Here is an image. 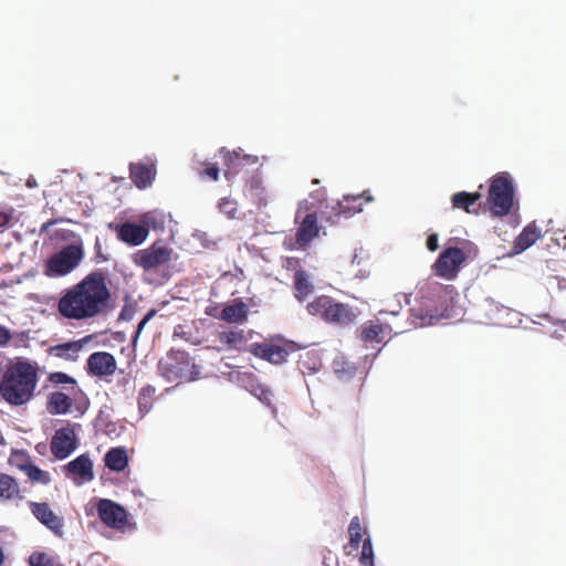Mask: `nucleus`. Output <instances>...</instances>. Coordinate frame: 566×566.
I'll return each instance as SVG.
<instances>
[{"instance_id":"f257e3e1","label":"nucleus","mask_w":566,"mask_h":566,"mask_svg":"<svg viewBox=\"0 0 566 566\" xmlns=\"http://www.w3.org/2000/svg\"><path fill=\"white\" fill-rule=\"evenodd\" d=\"M111 292L106 284V273L96 270L81 282L67 289L57 303L59 313L69 319L93 318L107 307Z\"/></svg>"},{"instance_id":"f03ea898","label":"nucleus","mask_w":566,"mask_h":566,"mask_svg":"<svg viewBox=\"0 0 566 566\" xmlns=\"http://www.w3.org/2000/svg\"><path fill=\"white\" fill-rule=\"evenodd\" d=\"M36 384V368L29 363L19 361L3 373L0 395L8 403L21 406L33 397Z\"/></svg>"},{"instance_id":"7ed1b4c3","label":"nucleus","mask_w":566,"mask_h":566,"mask_svg":"<svg viewBox=\"0 0 566 566\" xmlns=\"http://www.w3.org/2000/svg\"><path fill=\"white\" fill-rule=\"evenodd\" d=\"M306 308L311 315L318 316L324 322L338 326L354 324L357 318V314L352 306L337 302L327 295L315 297L307 304Z\"/></svg>"},{"instance_id":"20e7f679","label":"nucleus","mask_w":566,"mask_h":566,"mask_svg":"<svg viewBox=\"0 0 566 566\" xmlns=\"http://www.w3.org/2000/svg\"><path fill=\"white\" fill-rule=\"evenodd\" d=\"M514 187L507 174L495 175L490 182L486 203L494 217L507 216L513 207Z\"/></svg>"},{"instance_id":"39448f33","label":"nucleus","mask_w":566,"mask_h":566,"mask_svg":"<svg viewBox=\"0 0 566 566\" xmlns=\"http://www.w3.org/2000/svg\"><path fill=\"white\" fill-rule=\"evenodd\" d=\"M158 370L168 381H191L199 376V367L190 356H161Z\"/></svg>"},{"instance_id":"423d86ee","label":"nucleus","mask_w":566,"mask_h":566,"mask_svg":"<svg viewBox=\"0 0 566 566\" xmlns=\"http://www.w3.org/2000/svg\"><path fill=\"white\" fill-rule=\"evenodd\" d=\"M232 358H234V356L221 357L220 364L231 370L227 373L226 370H222L221 366H219V371L223 375H228L230 380L235 381L239 386L248 390L263 403L270 405L272 397L271 390L264 385L260 384L252 373L241 371L238 369L239 366L228 361Z\"/></svg>"},{"instance_id":"0eeeda50","label":"nucleus","mask_w":566,"mask_h":566,"mask_svg":"<svg viewBox=\"0 0 566 566\" xmlns=\"http://www.w3.org/2000/svg\"><path fill=\"white\" fill-rule=\"evenodd\" d=\"M83 256L82 245L69 244L46 261L44 274L49 277L66 275L80 264Z\"/></svg>"},{"instance_id":"6e6552de","label":"nucleus","mask_w":566,"mask_h":566,"mask_svg":"<svg viewBox=\"0 0 566 566\" xmlns=\"http://www.w3.org/2000/svg\"><path fill=\"white\" fill-rule=\"evenodd\" d=\"M465 251L458 247H447L439 254L431 266L436 276L451 281L454 280L467 262Z\"/></svg>"},{"instance_id":"1a4fd4ad","label":"nucleus","mask_w":566,"mask_h":566,"mask_svg":"<svg viewBox=\"0 0 566 566\" xmlns=\"http://www.w3.org/2000/svg\"><path fill=\"white\" fill-rule=\"evenodd\" d=\"M172 252V249L156 241L148 248L136 251L132 255V260L136 266L149 272L168 264L171 261Z\"/></svg>"},{"instance_id":"9d476101","label":"nucleus","mask_w":566,"mask_h":566,"mask_svg":"<svg viewBox=\"0 0 566 566\" xmlns=\"http://www.w3.org/2000/svg\"><path fill=\"white\" fill-rule=\"evenodd\" d=\"M407 324L396 323L390 325L388 323L380 324L378 321H369L360 328V339L366 344L375 347L390 338L391 333L401 334L406 332Z\"/></svg>"},{"instance_id":"9b49d317","label":"nucleus","mask_w":566,"mask_h":566,"mask_svg":"<svg viewBox=\"0 0 566 566\" xmlns=\"http://www.w3.org/2000/svg\"><path fill=\"white\" fill-rule=\"evenodd\" d=\"M96 511L102 523L109 528L124 531L129 524L127 511L115 501L108 499L98 500Z\"/></svg>"},{"instance_id":"f8f14e48","label":"nucleus","mask_w":566,"mask_h":566,"mask_svg":"<svg viewBox=\"0 0 566 566\" xmlns=\"http://www.w3.org/2000/svg\"><path fill=\"white\" fill-rule=\"evenodd\" d=\"M29 507L34 517L57 537L64 535V520L55 514L45 502H30Z\"/></svg>"},{"instance_id":"ddd939ff","label":"nucleus","mask_w":566,"mask_h":566,"mask_svg":"<svg viewBox=\"0 0 566 566\" xmlns=\"http://www.w3.org/2000/svg\"><path fill=\"white\" fill-rule=\"evenodd\" d=\"M111 228L115 230L119 241L130 247L143 244L149 234V229L147 227L130 221L115 226L111 224Z\"/></svg>"},{"instance_id":"4468645a","label":"nucleus","mask_w":566,"mask_h":566,"mask_svg":"<svg viewBox=\"0 0 566 566\" xmlns=\"http://www.w3.org/2000/svg\"><path fill=\"white\" fill-rule=\"evenodd\" d=\"M301 349H304V347L277 336L266 339L261 344H253L251 347V354H291Z\"/></svg>"},{"instance_id":"2eb2a0df","label":"nucleus","mask_w":566,"mask_h":566,"mask_svg":"<svg viewBox=\"0 0 566 566\" xmlns=\"http://www.w3.org/2000/svg\"><path fill=\"white\" fill-rule=\"evenodd\" d=\"M75 448V433L73 429L61 428L55 431L51 441V451L55 458L65 459Z\"/></svg>"},{"instance_id":"dca6fc26","label":"nucleus","mask_w":566,"mask_h":566,"mask_svg":"<svg viewBox=\"0 0 566 566\" xmlns=\"http://www.w3.org/2000/svg\"><path fill=\"white\" fill-rule=\"evenodd\" d=\"M156 164L150 159L129 165V176L139 189L149 187L156 177Z\"/></svg>"},{"instance_id":"f3484780","label":"nucleus","mask_w":566,"mask_h":566,"mask_svg":"<svg viewBox=\"0 0 566 566\" xmlns=\"http://www.w3.org/2000/svg\"><path fill=\"white\" fill-rule=\"evenodd\" d=\"M319 228L317 223V214L315 212L307 213L296 230L295 245L297 249H305L310 242L318 235Z\"/></svg>"},{"instance_id":"a211bd4d","label":"nucleus","mask_w":566,"mask_h":566,"mask_svg":"<svg viewBox=\"0 0 566 566\" xmlns=\"http://www.w3.org/2000/svg\"><path fill=\"white\" fill-rule=\"evenodd\" d=\"M67 474L80 478L81 482H90L94 479L93 462L87 454H81L65 467Z\"/></svg>"},{"instance_id":"6ab92c4d","label":"nucleus","mask_w":566,"mask_h":566,"mask_svg":"<svg viewBox=\"0 0 566 566\" xmlns=\"http://www.w3.org/2000/svg\"><path fill=\"white\" fill-rule=\"evenodd\" d=\"M542 237L541 229L534 223L527 224L513 242V253L518 254L532 247Z\"/></svg>"},{"instance_id":"aec40b11","label":"nucleus","mask_w":566,"mask_h":566,"mask_svg":"<svg viewBox=\"0 0 566 566\" xmlns=\"http://www.w3.org/2000/svg\"><path fill=\"white\" fill-rule=\"evenodd\" d=\"M73 399L62 391H53L46 401V411L52 416L66 415L71 411Z\"/></svg>"},{"instance_id":"412c9836","label":"nucleus","mask_w":566,"mask_h":566,"mask_svg":"<svg viewBox=\"0 0 566 566\" xmlns=\"http://www.w3.org/2000/svg\"><path fill=\"white\" fill-rule=\"evenodd\" d=\"M88 370L96 376H109L116 370L114 356H88Z\"/></svg>"},{"instance_id":"4be33fe9","label":"nucleus","mask_w":566,"mask_h":566,"mask_svg":"<svg viewBox=\"0 0 566 566\" xmlns=\"http://www.w3.org/2000/svg\"><path fill=\"white\" fill-rule=\"evenodd\" d=\"M294 296L297 301H305L313 292L314 284L304 269H297L293 279Z\"/></svg>"},{"instance_id":"5701e85b","label":"nucleus","mask_w":566,"mask_h":566,"mask_svg":"<svg viewBox=\"0 0 566 566\" xmlns=\"http://www.w3.org/2000/svg\"><path fill=\"white\" fill-rule=\"evenodd\" d=\"M220 154L222 155V157L224 159V164L227 166L224 169V177L227 179H231V177L233 175L238 174L239 167L242 161H248V163L254 164L258 160L256 157H252V156L241 157L239 153L229 151V150H226L224 148H222L220 150Z\"/></svg>"},{"instance_id":"b1692460","label":"nucleus","mask_w":566,"mask_h":566,"mask_svg":"<svg viewBox=\"0 0 566 566\" xmlns=\"http://www.w3.org/2000/svg\"><path fill=\"white\" fill-rule=\"evenodd\" d=\"M248 305L241 300H235L222 308L220 317L228 323H244L248 319Z\"/></svg>"},{"instance_id":"393cba45","label":"nucleus","mask_w":566,"mask_h":566,"mask_svg":"<svg viewBox=\"0 0 566 566\" xmlns=\"http://www.w3.org/2000/svg\"><path fill=\"white\" fill-rule=\"evenodd\" d=\"M105 465L114 472H122L128 464V455L124 448L109 449L104 457Z\"/></svg>"},{"instance_id":"a878e982","label":"nucleus","mask_w":566,"mask_h":566,"mask_svg":"<svg viewBox=\"0 0 566 566\" xmlns=\"http://www.w3.org/2000/svg\"><path fill=\"white\" fill-rule=\"evenodd\" d=\"M481 198L480 192H455L451 197V203L454 209H462L465 212H471V207Z\"/></svg>"},{"instance_id":"bb28decb","label":"nucleus","mask_w":566,"mask_h":566,"mask_svg":"<svg viewBox=\"0 0 566 566\" xmlns=\"http://www.w3.org/2000/svg\"><path fill=\"white\" fill-rule=\"evenodd\" d=\"M20 496L17 481L6 473L0 472V499L12 500Z\"/></svg>"},{"instance_id":"cd10ccee","label":"nucleus","mask_w":566,"mask_h":566,"mask_svg":"<svg viewBox=\"0 0 566 566\" xmlns=\"http://www.w3.org/2000/svg\"><path fill=\"white\" fill-rule=\"evenodd\" d=\"M156 400V389L150 385L144 386L138 395V408L142 415L149 412Z\"/></svg>"},{"instance_id":"c85d7f7f","label":"nucleus","mask_w":566,"mask_h":566,"mask_svg":"<svg viewBox=\"0 0 566 566\" xmlns=\"http://www.w3.org/2000/svg\"><path fill=\"white\" fill-rule=\"evenodd\" d=\"M332 366L339 378L350 377L356 371V365L347 356H335Z\"/></svg>"},{"instance_id":"c756f323","label":"nucleus","mask_w":566,"mask_h":566,"mask_svg":"<svg viewBox=\"0 0 566 566\" xmlns=\"http://www.w3.org/2000/svg\"><path fill=\"white\" fill-rule=\"evenodd\" d=\"M365 533L366 531L361 526L360 518L358 516H354L348 525L349 545L352 548L357 549L359 547Z\"/></svg>"},{"instance_id":"7c9ffc66","label":"nucleus","mask_w":566,"mask_h":566,"mask_svg":"<svg viewBox=\"0 0 566 566\" xmlns=\"http://www.w3.org/2000/svg\"><path fill=\"white\" fill-rule=\"evenodd\" d=\"M297 367L303 375H313L322 367L319 356H300Z\"/></svg>"},{"instance_id":"2f4dec72","label":"nucleus","mask_w":566,"mask_h":566,"mask_svg":"<svg viewBox=\"0 0 566 566\" xmlns=\"http://www.w3.org/2000/svg\"><path fill=\"white\" fill-rule=\"evenodd\" d=\"M28 562L30 566H63L55 556L40 551L33 552Z\"/></svg>"},{"instance_id":"473e14b6","label":"nucleus","mask_w":566,"mask_h":566,"mask_svg":"<svg viewBox=\"0 0 566 566\" xmlns=\"http://www.w3.org/2000/svg\"><path fill=\"white\" fill-rule=\"evenodd\" d=\"M360 199H361L360 196H357V197L346 196V197H344V201L339 202V205H338L339 206L338 213L339 214H344L345 217H349V216H353V214H355L357 212H360L361 211Z\"/></svg>"},{"instance_id":"72a5a7b5","label":"nucleus","mask_w":566,"mask_h":566,"mask_svg":"<svg viewBox=\"0 0 566 566\" xmlns=\"http://www.w3.org/2000/svg\"><path fill=\"white\" fill-rule=\"evenodd\" d=\"M219 340L228 345L229 349H240L239 345L245 343V337L243 331H230L221 333Z\"/></svg>"},{"instance_id":"f704fd0d","label":"nucleus","mask_w":566,"mask_h":566,"mask_svg":"<svg viewBox=\"0 0 566 566\" xmlns=\"http://www.w3.org/2000/svg\"><path fill=\"white\" fill-rule=\"evenodd\" d=\"M93 339H94V336H92V335L85 336L80 340L69 342V343L57 345L56 347H52L51 350L57 349L63 353H69V352L78 353L80 350L84 349L85 345L93 342Z\"/></svg>"},{"instance_id":"c9c22d12","label":"nucleus","mask_w":566,"mask_h":566,"mask_svg":"<svg viewBox=\"0 0 566 566\" xmlns=\"http://www.w3.org/2000/svg\"><path fill=\"white\" fill-rule=\"evenodd\" d=\"M359 564L360 566H374V551L369 537L363 541Z\"/></svg>"},{"instance_id":"e433bc0d","label":"nucleus","mask_w":566,"mask_h":566,"mask_svg":"<svg viewBox=\"0 0 566 566\" xmlns=\"http://www.w3.org/2000/svg\"><path fill=\"white\" fill-rule=\"evenodd\" d=\"M49 381L55 386L59 385H71L72 391L75 390L76 380L65 373L55 371L51 373L48 377Z\"/></svg>"},{"instance_id":"4c0bfd02","label":"nucleus","mask_w":566,"mask_h":566,"mask_svg":"<svg viewBox=\"0 0 566 566\" xmlns=\"http://www.w3.org/2000/svg\"><path fill=\"white\" fill-rule=\"evenodd\" d=\"M23 470L25 471L29 479L33 482H40V483H48L49 482V474L44 471H42L40 468L33 464H28L23 467Z\"/></svg>"},{"instance_id":"58836bf2","label":"nucleus","mask_w":566,"mask_h":566,"mask_svg":"<svg viewBox=\"0 0 566 566\" xmlns=\"http://www.w3.org/2000/svg\"><path fill=\"white\" fill-rule=\"evenodd\" d=\"M205 168L198 169V175L202 180L217 181L219 179V167L213 163H205Z\"/></svg>"},{"instance_id":"ea45409f","label":"nucleus","mask_w":566,"mask_h":566,"mask_svg":"<svg viewBox=\"0 0 566 566\" xmlns=\"http://www.w3.org/2000/svg\"><path fill=\"white\" fill-rule=\"evenodd\" d=\"M219 209L229 218H234L238 212V205L234 200L222 198L219 202Z\"/></svg>"},{"instance_id":"a19ab883","label":"nucleus","mask_w":566,"mask_h":566,"mask_svg":"<svg viewBox=\"0 0 566 566\" xmlns=\"http://www.w3.org/2000/svg\"><path fill=\"white\" fill-rule=\"evenodd\" d=\"M94 260L96 263H104L109 260V256L106 253H104L102 242L98 238H96L94 243Z\"/></svg>"},{"instance_id":"79ce46f5","label":"nucleus","mask_w":566,"mask_h":566,"mask_svg":"<svg viewBox=\"0 0 566 566\" xmlns=\"http://www.w3.org/2000/svg\"><path fill=\"white\" fill-rule=\"evenodd\" d=\"M142 222H143L142 226H145L148 229H149V227H151L154 229L158 228L157 216L155 212L144 213L142 217Z\"/></svg>"},{"instance_id":"37998d69","label":"nucleus","mask_w":566,"mask_h":566,"mask_svg":"<svg viewBox=\"0 0 566 566\" xmlns=\"http://www.w3.org/2000/svg\"><path fill=\"white\" fill-rule=\"evenodd\" d=\"M283 266L287 270H294L296 272L297 269H303L301 266L300 260L297 258H286L283 262Z\"/></svg>"},{"instance_id":"c03bdc74","label":"nucleus","mask_w":566,"mask_h":566,"mask_svg":"<svg viewBox=\"0 0 566 566\" xmlns=\"http://www.w3.org/2000/svg\"><path fill=\"white\" fill-rule=\"evenodd\" d=\"M439 239H438V234L437 233H431L428 238H427V242H426V245H427V249L431 252H434L438 250L439 248V243H438Z\"/></svg>"},{"instance_id":"a18cd8bd","label":"nucleus","mask_w":566,"mask_h":566,"mask_svg":"<svg viewBox=\"0 0 566 566\" xmlns=\"http://www.w3.org/2000/svg\"><path fill=\"white\" fill-rule=\"evenodd\" d=\"M12 219V210H0V228L7 227Z\"/></svg>"},{"instance_id":"49530a36","label":"nucleus","mask_w":566,"mask_h":566,"mask_svg":"<svg viewBox=\"0 0 566 566\" xmlns=\"http://www.w3.org/2000/svg\"><path fill=\"white\" fill-rule=\"evenodd\" d=\"M10 339H11L10 331L7 327L0 325V346L7 345Z\"/></svg>"},{"instance_id":"de8ad7c7","label":"nucleus","mask_w":566,"mask_h":566,"mask_svg":"<svg viewBox=\"0 0 566 566\" xmlns=\"http://www.w3.org/2000/svg\"><path fill=\"white\" fill-rule=\"evenodd\" d=\"M155 315V311H150L148 312L144 318L139 322L138 326H137V332H136V335H138L140 333V331L144 328V326L147 324V322Z\"/></svg>"},{"instance_id":"09e8293b","label":"nucleus","mask_w":566,"mask_h":566,"mask_svg":"<svg viewBox=\"0 0 566 566\" xmlns=\"http://www.w3.org/2000/svg\"><path fill=\"white\" fill-rule=\"evenodd\" d=\"M260 357L263 359H266L268 361H270L272 364H282L283 361H285V356L269 355V356H260Z\"/></svg>"},{"instance_id":"8fccbe9b","label":"nucleus","mask_w":566,"mask_h":566,"mask_svg":"<svg viewBox=\"0 0 566 566\" xmlns=\"http://www.w3.org/2000/svg\"><path fill=\"white\" fill-rule=\"evenodd\" d=\"M52 224H54V221H53V220H49V221H46V222H45V223H43V226H42V231H48V230H49V228H50Z\"/></svg>"},{"instance_id":"3c124183","label":"nucleus","mask_w":566,"mask_h":566,"mask_svg":"<svg viewBox=\"0 0 566 566\" xmlns=\"http://www.w3.org/2000/svg\"><path fill=\"white\" fill-rule=\"evenodd\" d=\"M4 559H6L4 551H3L2 546L0 545V566H3Z\"/></svg>"},{"instance_id":"603ef678","label":"nucleus","mask_w":566,"mask_h":566,"mask_svg":"<svg viewBox=\"0 0 566 566\" xmlns=\"http://www.w3.org/2000/svg\"><path fill=\"white\" fill-rule=\"evenodd\" d=\"M398 306H399V310H401V306L400 305H398ZM389 314L392 315V316H399L400 315V311H392Z\"/></svg>"},{"instance_id":"864d4df0","label":"nucleus","mask_w":566,"mask_h":566,"mask_svg":"<svg viewBox=\"0 0 566 566\" xmlns=\"http://www.w3.org/2000/svg\"><path fill=\"white\" fill-rule=\"evenodd\" d=\"M560 327L564 332H566V319L560 322Z\"/></svg>"},{"instance_id":"5fc2aeb1","label":"nucleus","mask_w":566,"mask_h":566,"mask_svg":"<svg viewBox=\"0 0 566 566\" xmlns=\"http://www.w3.org/2000/svg\"><path fill=\"white\" fill-rule=\"evenodd\" d=\"M92 354L98 355V354H105V353L104 352L94 350Z\"/></svg>"},{"instance_id":"6e6d98bb","label":"nucleus","mask_w":566,"mask_h":566,"mask_svg":"<svg viewBox=\"0 0 566 566\" xmlns=\"http://www.w3.org/2000/svg\"><path fill=\"white\" fill-rule=\"evenodd\" d=\"M312 182H313L314 185H317V184H319V180H318V179H313V181H312Z\"/></svg>"},{"instance_id":"4d7b16f0","label":"nucleus","mask_w":566,"mask_h":566,"mask_svg":"<svg viewBox=\"0 0 566 566\" xmlns=\"http://www.w3.org/2000/svg\"><path fill=\"white\" fill-rule=\"evenodd\" d=\"M424 324H426L424 318H423V317H421L420 326H423Z\"/></svg>"},{"instance_id":"13d9d810","label":"nucleus","mask_w":566,"mask_h":566,"mask_svg":"<svg viewBox=\"0 0 566 566\" xmlns=\"http://www.w3.org/2000/svg\"><path fill=\"white\" fill-rule=\"evenodd\" d=\"M387 313H388V312H386V311L381 310V311L379 312V315H384V314H387Z\"/></svg>"}]
</instances>
